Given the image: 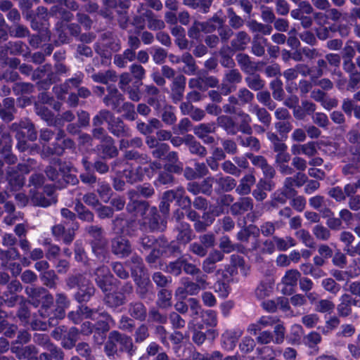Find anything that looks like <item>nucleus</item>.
Masks as SVG:
<instances>
[{
	"instance_id": "nucleus-26",
	"label": "nucleus",
	"mask_w": 360,
	"mask_h": 360,
	"mask_svg": "<svg viewBox=\"0 0 360 360\" xmlns=\"http://www.w3.org/2000/svg\"><path fill=\"white\" fill-rule=\"evenodd\" d=\"M167 242L168 239L165 235H160L158 238H156L155 247L146 257V261L149 266L155 265L159 258L162 256Z\"/></svg>"
},
{
	"instance_id": "nucleus-40",
	"label": "nucleus",
	"mask_w": 360,
	"mask_h": 360,
	"mask_svg": "<svg viewBox=\"0 0 360 360\" xmlns=\"http://www.w3.org/2000/svg\"><path fill=\"white\" fill-rule=\"evenodd\" d=\"M129 314L135 320L144 321L147 317V309L141 302H132L129 304Z\"/></svg>"
},
{
	"instance_id": "nucleus-52",
	"label": "nucleus",
	"mask_w": 360,
	"mask_h": 360,
	"mask_svg": "<svg viewBox=\"0 0 360 360\" xmlns=\"http://www.w3.org/2000/svg\"><path fill=\"white\" fill-rule=\"evenodd\" d=\"M202 26V32L205 33H211L224 23L223 18L218 17L217 14H214L212 18L208 19L205 22H201Z\"/></svg>"
},
{
	"instance_id": "nucleus-5",
	"label": "nucleus",
	"mask_w": 360,
	"mask_h": 360,
	"mask_svg": "<svg viewBox=\"0 0 360 360\" xmlns=\"http://www.w3.org/2000/svg\"><path fill=\"white\" fill-rule=\"evenodd\" d=\"M11 130L15 134L18 141L16 147L20 151H25L29 148L28 141H34L37 139V132L34 124L30 121H20L13 122L11 126Z\"/></svg>"
},
{
	"instance_id": "nucleus-42",
	"label": "nucleus",
	"mask_w": 360,
	"mask_h": 360,
	"mask_svg": "<svg viewBox=\"0 0 360 360\" xmlns=\"http://www.w3.org/2000/svg\"><path fill=\"white\" fill-rule=\"evenodd\" d=\"M30 301L22 300L18 304V309L16 313V316L19 321L25 325L30 324L33 320L31 319L30 312Z\"/></svg>"
},
{
	"instance_id": "nucleus-61",
	"label": "nucleus",
	"mask_w": 360,
	"mask_h": 360,
	"mask_svg": "<svg viewBox=\"0 0 360 360\" xmlns=\"http://www.w3.org/2000/svg\"><path fill=\"white\" fill-rule=\"evenodd\" d=\"M11 37L15 38H23L28 36L30 31L25 25L19 22L13 25H6Z\"/></svg>"
},
{
	"instance_id": "nucleus-28",
	"label": "nucleus",
	"mask_w": 360,
	"mask_h": 360,
	"mask_svg": "<svg viewBox=\"0 0 360 360\" xmlns=\"http://www.w3.org/2000/svg\"><path fill=\"white\" fill-rule=\"evenodd\" d=\"M254 207L253 200L250 197H242L233 203L230 207L231 214L233 217H240L245 212L252 211Z\"/></svg>"
},
{
	"instance_id": "nucleus-48",
	"label": "nucleus",
	"mask_w": 360,
	"mask_h": 360,
	"mask_svg": "<svg viewBox=\"0 0 360 360\" xmlns=\"http://www.w3.org/2000/svg\"><path fill=\"white\" fill-rule=\"evenodd\" d=\"M148 164L139 165L141 166V173L142 174V179L144 180V177L148 179H152L155 174H157L158 169H162V164L160 161H150Z\"/></svg>"
},
{
	"instance_id": "nucleus-62",
	"label": "nucleus",
	"mask_w": 360,
	"mask_h": 360,
	"mask_svg": "<svg viewBox=\"0 0 360 360\" xmlns=\"http://www.w3.org/2000/svg\"><path fill=\"white\" fill-rule=\"evenodd\" d=\"M216 129L215 123H200L198 126L193 128V133L200 139L204 137L208 134L214 133Z\"/></svg>"
},
{
	"instance_id": "nucleus-59",
	"label": "nucleus",
	"mask_w": 360,
	"mask_h": 360,
	"mask_svg": "<svg viewBox=\"0 0 360 360\" xmlns=\"http://www.w3.org/2000/svg\"><path fill=\"white\" fill-rule=\"evenodd\" d=\"M101 200L104 203H108L112 198L113 193L112 187L106 182H99L96 188Z\"/></svg>"
},
{
	"instance_id": "nucleus-20",
	"label": "nucleus",
	"mask_w": 360,
	"mask_h": 360,
	"mask_svg": "<svg viewBox=\"0 0 360 360\" xmlns=\"http://www.w3.org/2000/svg\"><path fill=\"white\" fill-rule=\"evenodd\" d=\"M174 231L176 233L175 240L179 246L188 245L195 237L191 226L186 222L178 223L174 226Z\"/></svg>"
},
{
	"instance_id": "nucleus-47",
	"label": "nucleus",
	"mask_w": 360,
	"mask_h": 360,
	"mask_svg": "<svg viewBox=\"0 0 360 360\" xmlns=\"http://www.w3.org/2000/svg\"><path fill=\"white\" fill-rule=\"evenodd\" d=\"M218 124L220 127L223 128L228 134L236 135L238 131V127L237 124L230 116H219Z\"/></svg>"
},
{
	"instance_id": "nucleus-54",
	"label": "nucleus",
	"mask_w": 360,
	"mask_h": 360,
	"mask_svg": "<svg viewBox=\"0 0 360 360\" xmlns=\"http://www.w3.org/2000/svg\"><path fill=\"white\" fill-rule=\"evenodd\" d=\"M75 210L77 217L82 221H93L94 214L86 207L82 201L77 200L75 203Z\"/></svg>"
},
{
	"instance_id": "nucleus-43",
	"label": "nucleus",
	"mask_w": 360,
	"mask_h": 360,
	"mask_svg": "<svg viewBox=\"0 0 360 360\" xmlns=\"http://www.w3.org/2000/svg\"><path fill=\"white\" fill-rule=\"evenodd\" d=\"M186 145L190 153L193 155H196L200 157H205L207 150L200 142L197 141L193 135H186Z\"/></svg>"
},
{
	"instance_id": "nucleus-8",
	"label": "nucleus",
	"mask_w": 360,
	"mask_h": 360,
	"mask_svg": "<svg viewBox=\"0 0 360 360\" xmlns=\"http://www.w3.org/2000/svg\"><path fill=\"white\" fill-rule=\"evenodd\" d=\"M183 172V162L177 161L174 163L162 164V169L158 170V176L154 181L156 186L172 185L175 182L174 174L181 175Z\"/></svg>"
},
{
	"instance_id": "nucleus-29",
	"label": "nucleus",
	"mask_w": 360,
	"mask_h": 360,
	"mask_svg": "<svg viewBox=\"0 0 360 360\" xmlns=\"http://www.w3.org/2000/svg\"><path fill=\"white\" fill-rule=\"evenodd\" d=\"M8 315L5 311L1 309V298L0 297V334H4L6 338L15 336L18 329L16 324L10 323L8 320Z\"/></svg>"
},
{
	"instance_id": "nucleus-15",
	"label": "nucleus",
	"mask_w": 360,
	"mask_h": 360,
	"mask_svg": "<svg viewBox=\"0 0 360 360\" xmlns=\"http://www.w3.org/2000/svg\"><path fill=\"white\" fill-rule=\"evenodd\" d=\"M108 129L110 134L117 138H129L131 136V129L120 117L112 113Z\"/></svg>"
},
{
	"instance_id": "nucleus-16",
	"label": "nucleus",
	"mask_w": 360,
	"mask_h": 360,
	"mask_svg": "<svg viewBox=\"0 0 360 360\" xmlns=\"http://www.w3.org/2000/svg\"><path fill=\"white\" fill-rule=\"evenodd\" d=\"M131 242L124 236H116L111 240V251L118 258L124 259L131 254Z\"/></svg>"
},
{
	"instance_id": "nucleus-19",
	"label": "nucleus",
	"mask_w": 360,
	"mask_h": 360,
	"mask_svg": "<svg viewBox=\"0 0 360 360\" xmlns=\"http://www.w3.org/2000/svg\"><path fill=\"white\" fill-rule=\"evenodd\" d=\"M11 349L18 359L39 360V350L34 345H12Z\"/></svg>"
},
{
	"instance_id": "nucleus-33",
	"label": "nucleus",
	"mask_w": 360,
	"mask_h": 360,
	"mask_svg": "<svg viewBox=\"0 0 360 360\" xmlns=\"http://www.w3.org/2000/svg\"><path fill=\"white\" fill-rule=\"evenodd\" d=\"M38 339H41V342L39 344L44 345L46 350L49 352L52 360H63L64 359V352L61 348L58 347L57 345L51 342L50 338L46 335H40Z\"/></svg>"
},
{
	"instance_id": "nucleus-24",
	"label": "nucleus",
	"mask_w": 360,
	"mask_h": 360,
	"mask_svg": "<svg viewBox=\"0 0 360 360\" xmlns=\"http://www.w3.org/2000/svg\"><path fill=\"white\" fill-rule=\"evenodd\" d=\"M300 276L301 274L297 269L286 271L285 274L282 278L283 287L281 292L283 295H290L293 294Z\"/></svg>"
},
{
	"instance_id": "nucleus-25",
	"label": "nucleus",
	"mask_w": 360,
	"mask_h": 360,
	"mask_svg": "<svg viewBox=\"0 0 360 360\" xmlns=\"http://www.w3.org/2000/svg\"><path fill=\"white\" fill-rule=\"evenodd\" d=\"M115 285L112 286V290L107 291L104 295V302L108 307L112 310H116L122 305L126 303V295H123L122 292H120L118 289H115Z\"/></svg>"
},
{
	"instance_id": "nucleus-27",
	"label": "nucleus",
	"mask_w": 360,
	"mask_h": 360,
	"mask_svg": "<svg viewBox=\"0 0 360 360\" xmlns=\"http://www.w3.org/2000/svg\"><path fill=\"white\" fill-rule=\"evenodd\" d=\"M340 303L337 306L338 314L340 316L347 317L352 314V305L360 307V302L353 300V296L349 294H343L340 298Z\"/></svg>"
},
{
	"instance_id": "nucleus-50",
	"label": "nucleus",
	"mask_w": 360,
	"mask_h": 360,
	"mask_svg": "<svg viewBox=\"0 0 360 360\" xmlns=\"http://www.w3.org/2000/svg\"><path fill=\"white\" fill-rule=\"evenodd\" d=\"M200 317L201 318L202 324L200 326L202 328L203 324L206 327L214 328L216 327L218 323L217 314L216 311L212 309L202 310L200 311Z\"/></svg>"
},
{
	"instance_id": "nucleus-53",
	"label": "nucleus",
	"mask_w": 360,
	"mask_h": 360,
	"mask_svg": "<svg viewBox=\"0 0 360 360\" xmlns=\"http://www.w3.org/2000/svg\"><path fill=\"white\" fill-rule=\"evenodd\" d=\"M172 297V293L171 290L166 288H162L158 293V298L156 301L157 306L162 309H166L171 307Z\"/></svg>"
},
{
	"instance_id": "nucleus-60",
	"label": "nucleus",
	"mask_w": 360,
	"mask_h": 360,
	"mask_svg": "<svg viewBox=\"0 0 360 360\" xmlns=\"http://www.w3.org/2000/svg\"><path fill=\"white\" fill-rule=\"evenodd\" d=\"M213 0H185L184 4L200 12L207 13L210 11Z\"/></svg>"
},
{
	"instance_id": "nucleus-23",
	"label": "nucleus",
	"mask_w": 360,
	"mask_h": 360,
	"mask_svg": "<svg viewBox=\"0 0 360 360\" xmlns=\"http://www.w3.org/2000/svg\"><path fill=\"white\" fill-rule=\"evenodd\" d=\"M124 101V96L120 93L115 86L108 88V94L105 96L103 99L106 106L120 113Z\"/></svg>"
},
{
	"instance_id": "nucleus-44",
	"label": "nucleus",
	"mask_w": 360,
	"mask_h": 360,
	"mask_svg": "<svg viewBox=\"0 0 360 360\" xmlns=\"http://www.w3.org/2000/svg\"><path fill=\"white\" fill-rule=\"evenodd\" d=\"M238 335L236 331L226 330L221 338V344L222 348L227 351H231L235 349L237 345Z\"/></svg>"
},
{
	"instance_id": "nucleus-39",
	"label": "nucleus",
	"mask_w": 360,
	"mask_h": 360,
	"mask_svg": "<svg viewBox=\"0 0 360 360\" xmlns=\"http://www.w3.org/2000/svg\"><path fill=\"white\" fill-rule=\"evenodd\" d=\"M131 276L134 282L144 278V263L141 257L134 255L131 258Z\"/></svg>"
},
{
	"instance_id": "nucleus-58",
	"label": "nucleus",
	"mask_w": 360,
	"mask_h": 360,
	"mask_svg": "<svg viewBox=\"0 0 360 360\" xmlns=\"http://www.w3.org/2000/svg\"><path fill=\"white\" fill-rule=\"evenodd\" d=\"M48 290L44 288H32L30 292V304L39 307Z\"/></svg>"
},
{
	"instance_id": "nucleus-9",
	"label": "nucleus",
	"mask_w": 360,
	"mask_h": 360,
	"mask_svg": "<svg viewBox=\"0 0 360 360\" xmlns=\"http://www.w3.org/2000/svg\"><path fill=\"white\" fill-rule=\"evenodd\" d=\"M79 335V329L75 327L68 328L65 325L56 327L51 332V336L56 341H61L63 348L71 349L74 348Z\"/></svg>"
},
{
	"instance_id": "nucleus-49",
	"label": "nucleus",
	"mask_w": 360,
	"mask_h": 360,
	"mask_svg": "<svg viewBox=\"0 0 360 360\" xmlns=\"http://www.w3.org/2000/svg\"><path fill=\"white\" fill-rule=\"evenodd\" d=\"M11 55H22L24 58H27L30 55V51L27 45L22 41H9L8 43Z\"/></svg>"
},
{
	"instance_id": "nucleus-17",
	"label": "nucleus",
	"mask_w": 360,
	"mask_h": 360,
	"mask_svg": "<svg viewBox=\"0 0 360 360\" xmlns=\"http://www.w3.org/2000/svg\"><path fill=\"white\" fill-rule=\"evenodd\" d=\"M168 143H160L155 150L150 151L154 158L162 160L164 163H175L179 160L177 152L170 151Z\"/></svg>"
},
{
	"instance_id": "nucleus-3",
	"label": "nucleus",
	"mask_w": 360,
	"mask_h": 360,
	"mask_svg": "<svg viewBox=\"0 0 360 360\" xmlns=\"http://www.w3.org/2000/svg\"><path fill=\"white\" fill-rule=\"evenodd\" d=\"M66 284L70 289L77 288L74 298L81 307H86L83 304L90 301L95 293L94 283L82 274H75L68 277Z\"/></svg>"
},
{
	"instance_id": "nucleus-64",
	"label": "nucleus",
	"mask_w": 360,
	"mask_h": 360,
	"mask_svg": "<svg viewBox=\"0 0 360 360\" xmlns=\"http://www.w3.org/2000/svg\"><path fill=\"white\" fill-rule=\"evenodd\" d=\"M270 88L272 90V95L275 100H283L285 92L283 89V82L280 79L276 78L272 80L270 82Z\"/></svg>"
},
{
	"instance_id": "nucleus-46",
	"label": "nucleus",
	"mask_w": 360,
	"mask_h": 360,
	"mask_svg": "<svg viewBox=\"0 0 360 360\" xmlns=\"http://www.w3.org/2000/svg\"><path fill=\"white\" fill-rule=\"evenodd\" d=\"M255 183V177L252 173L245 175L240 180L239 184L236 187V191L240 195L249 194L251 191V186Z\"/></svg>"
},
{
	"instance_id": "nucleus-30",
	"label": "nucleus",
	"mask_w": 360,
	"mask_h": 360,
	"mask_svg": "<svg viewBox=\"0 0 360 360\" xmlns=\"http://www.w3.org/2000/svg\"><path fill=\"white\" fill-rule=\"evenodd\" d=\"M236 61L242 70L248 74H254L259 69V65H265L264 62L255 63V62L250 60L248 54L243 53L236 54Z\"/></svg>"
},
{
	"instance_id": "nucleus-31",
	"label": "nucleus",
	"mask_w": 360,
	"mask_h": 360,
	"mask_svg": "<svg viewBox=\"0 0 360 360\" xmlns=\"http://www.w3.org/2000/svg\"><path fill=\"white\" fill-rule=\"evenodd\" d=\"M70 301L69 297L64 293L56 294V302L55 304V313L53 314L56 319L57 324L59 320H63L65 316V310L69 308Z\"/></svg>"
},
{
	"instance_id": "nucleus-34",
	"label": "nucleus",
	"mask_w": 360,
	"mask_h": 360,
	"mask_svg": "<svg viewBox=\"0 0 360 360\" xmlns=\"http://www.w3.org/2000/svg\"><path fill=\"white\" fill-rule=\"evenodd\" d=\"M141 166H133L131 164H127L125 168L122 171V176L125 178L127 183L134 184L143 181L141 173Z\"/></svg>"
},
{
	"instance_id": "nucleus-6",
	"label": "nucleus",
	"mask_w": 360,
	"mask_h": 360,
	"mask_svg": "<svg viewBox=\"0 0 360 360\" xmlns=\"http://www.w3.org/2000/svg\"><path fill=\"white\" fill-rule=\"evenodd\" d=\"M32 167L27 163H18L10 167L6 172L7 189L11 191H18L25 184V175L31 172Z\"/></svg>"
},
{
	"instance_id": "nucleus-36",
	"label": "nucleus",
	"mask_w": 360,
	"mask_h": 360,
	"mask_svg": "<svg viewBox=\"0 0 360 360\" xmlns=\"http://www.w3.org/2000/svg\"><path fill=\"white\" fill-rule=\"evenodd\" d=\"M62 178L60 181L59 189H63L68 185H76L79 183V179L75 174L71 173L72 166L64 162L60 168Z\"/></svg>"
},
{
	"instance_id": "nucleus-56",
	"label": "nucleus",
	"mask_w": 360,
	"mask_h": 360,
	"mask_svg": "<svg viewBox=\"0 0 360 360\" xmlns=\"http://www.w3.org/2000/svg\"><path fill=\"white\" fill-rule=\"evenodd\" d=\"M267 139L271 143V148L277 154L281 151H286L288 150V145L284 143L285 141H281V136L272 132L267 133Z\"/></svg>"
},
{
	"instance_id": "nucleus-41",
	"label": "nucleus",
	"mask_w": 360,
	"mask_h": 360,
	"mask_svg": "<svg viewBox=\"0 0 360 360\" xmlns=\"http://www.w3.org/2000/svg\"><path fill=\"white\" fill-rule=\"evenodd\" d=\"M55 72L52 71V68L51 69V72H49L48 82H42L44 88H50L52 84L56 83L60 80L59 76L63 74H65L68 72V68L64 64L61 63V62H56L55 65Z\"/></svg>"
},
{
	"instance_id": "nucleus-38",
	"label": "nucleus",
	"mask_w": 360,
	"mask_h": 360,
	"mask_svg": "<svg viewBox=\"0 0 360 360\" xmlns=\"http://www.w3.org/2000/svg\"><path fill=\"white\" fill-rule=\"evenodd\" d=\"M250 41V37L245 31H240L236 34L235 37L231 41V49L232 51H243L245 50Z\"/></svg>"
},
{
	"instance_id": "nucleus-45",
	"label": "nucleus",
	"mask_w": 360,
	"mask_h": 360,
	"mask_svg": "<svg viewBox=\"0 0 360 360\" xmlns=\"http://www.w3.org/2000/svg\"><path fill=\"white\" fill-rule=\"evenodd\" d=\"M35 109L38 115H39L44 120L47 122L49 126H57V122H60V120H58L55 117L54 113L44 104H36Z\"/></svg>"
},
{
	"instance_id": "nucleus-13",
	"label": "nucleus",
	"mask_w": 360,
	"mask_h": 360,
	"mask_svg": "<svg viewBox=\"0 0 360 360\" xmlns=\"http://www.w3.org/2000/svg\"><path fill=\"white\" fill-rule=\"evenodd\" d=\"M94 150L96 155L102 160L112 159L119 155V150L110 136H105Z\"/></svg>"
},
{
	"instance_id": "nucleus-21",
	"label": "nucleus",
	"mask_w": 360,
	"mask_h": 360,
	"mask_svg": "<svg viewBox=\"0 0 360 360\" xmlns=\"http://www.w3.org/2000/svg\"><path fill=\"white\" fill-rule=\"evenodd\" d=\"M214 193L217 194L231 192L237 186L236 179L230 176H224L221 173L214 176Z\"/></svg>"
},
{
	"instance_id": "nucleus-51",
	"label": "nucleus",
	"mask_w": 360,
	"mask_h": 360,
	"mask_svg": "<svg viewBox=\"0 0 360 360\" xmlns=\"http://www.w3.org/2000/svg\"><path fill=\"white\" fill-rule=\"evenodd\" d=\"M328 71L327 62L323 58L318 59L317 65L309 67L307 73L311 76L312 80L319 78L324 72Z\"/></svg>"
},
{
	"instance_id": "nucleus-4",
	"label": "nucleus",
	"mask_w": 360,
	"mask_h": 360,
	"mask_svg": "<svg viewBox=\"0 0 360 360\" xmlns=\"http://www.w3.org/2000/svg\"><path fill=\"white\" fill-rule=\"evenodd\" d=\"M38 311L44 321H32L31 323V328L32 330H46L47 324L49 327H56L57 326L56 319L53 316L55 313L54 297L50 294L49 290L46 291V296L44 297Z\"/></svg>"
},
{
	"instance_id": "nucleus-37",
	"label": "nucleus",
	"mask_w": 360,
	"mask_h": 360,
	"mask_svg": "<svg viewBox=\"0 0 360 360\" xmlns=\"http://www.w3.org/2000/svg\"><path fill=\"white\" fill-rule=\"evenodd\" d=\"M246 224L245 218L243 219L242 222H240V221H238V224L240 226H243V228L238 232L237 238L242 242L248 241L251 235L254 236L255 238H257L259 234V229L257 226L251 224L245 226Z\"/></svg>"
},
{
	"instance_id": "nucleus-32",
	"label": "nucleus",
	"mask_w": 360,
	"mask_h": 360,
	"mask_svg": "<svg viewBox=\"0 0 360 360\" xmlns=\"http://www.w3.org/2000/svg\"><path fill=\"white\" fill-rule=\"evenodd\" d=\"M64 162H62L61 159L57 158L51 165L46 167L44 172L49 180L53 181L54 182H57L58 187L60 186V181H61V178L63 176V172H61V167L63 166Z\"/></svg>"
},
{
	"instance_id": "nucleus-18",
	"label": "nucleus",
	"mask_w": 360,
	"mask_h": 360,
	"mask_svg": "<svg viewBox=\"0 0 360 360\" xmlns=\"http://www.w3.org/2000/svg\"><path fill=\"white\" fill-rule=\"evenodd\" d=\"M13 140L9 134H3L0 138V156L6 163L13 165L16 163L18 158L12 152Z\"/></svg>"
},
{
	"instance_id": "nucleus-63",
	"label": "nucleus",
	"mask_w": 360,
	"mask_h": 360,
	"mask_svg": "<svg viewBox=\"0 0 360 360\" xmlns=\"http://www.w3.org/2000/svg\"><path fill=\"white\" fill-rule=\"evenodd\" d=\"M135 283L136 285V294L141 299L146 298L150 288L152 287V283L149 278H148V277H144L143 279L136 281Z\"/></svg>"
},
{
	"instance_id": "nucleus-57",
	"label": "nucleus",
	"mask_w": 360,
	"mask_h": 360,
	"mask_svg": "<svg viewBox=\"0 0 360 360\" xmlns=\"http://www.w3.org/2000/svg\"><path fill=\"white\" fill-rule=\"evenodd\" d=\"M192 205L191 199L186 195V191L182 187L176 189V206L181 207V210L188 211Z\"/></svg>"
},
{
	"instance_id": "nucleus-22",
	"label": "nucleus",
	"mask_w": 360,
	"mask_h": 360,
	"mask_svg": "<svg viewBox=\"0 0 360 360\" xmlns=\"http://www.w3.org/2000/svg\"><path fill=\"white\" fill-rule=\"evenodd\" d=\"M44 152L47 155H63L65 149H72L75 148V143L70 138H67L65 141L59 142L55 140L53 142L48 145L46 147L44 145Z\"/></svg>"
},
{
	"instance_id": "nucleus-12",
	"label": "nucleus",
	"mask_w": 360,
	"mask_h": 360,
	"mask_svg": "<svg viewBox=\"0 0 360 360\" xmlns=\"http://www.w3.org/2000/svg\"><path fill=\"white\" fill-rule=\"evenodd\" d=\"M26 20L30 22L33 30H37L39 32H49V14L46 7L38 6L36 11L31 12L30 18H27Z\"/></svg>"
},
{
	"instance_id": "nucleus-14",
	"label": "nucleus",
	"mask_w": 360,
	"mask_h": 360,
	"mask_svg": "<svg viewBox=\"0 0 360 360\" xmlns=\"http://www.w3.org/2000/svg\"><path fill=\"white\" fill-rule=\"evenodd\" d=\"M134 195H136V192H129V200L126 205V210L133 217H142L143 221L150 204L147 200L134 198Z\"/></svg>"
},
{
	"instance_id": "nucleus-1",
	"label": "nucleus",
	"mask_w": 360,
	"mask_h": 360,
	"mask_svg": "<svg viewBox=\"0 0 360 360\" xmlns=\"http://www.w3.org/2000/svg\"><path fill=\"white\" fill-rule=\"evenodd\" d=\"M79 309L85 318L95 321L91 326L94 343L97 345L104 343L111 326L115 324L113 317L103 308L91 309L89 307H81Z\"/></svg>"
},
{
	"instance_id": "nucleus-7",
	"label": "nucleus",
	"mask_w": 360,
	"mask_h": 360,
	"mask_svg": "<svg viewBox=\"0 0 360 360\" xmlns=\"http://www.w3.org/2000/svg\"><path fill=\"white\" fill-rule=\"evenodd\" d=\"M87 233L92 238L90 245L94 254L97 259L105 260L106 259L107 240L103 235L102 227L98 226H89L87 227Z\"/></svg>"
},
{
	"instance_id": "nucleus-11",
	"label": "nucleus",
	"mask_w": 360,
	"mask_h": 360,
	"mask_svg": "<svg viewBox=\"0 0 360 360\" xmlns=\"http://www.w3.org/2000/svg\"><path fill=\"white\" fill-rule=\"evenodd\" d=\"M94 274L97 286L101 288L104 294L107 291L112 290L113 285H116L117 283H120L119 281L115 279L110 269L105 265L96 268Z\"/></svg>"
},
{
	"instance_id": "nucleus-35",
	"label": "nucleus",
	"mask_w": 360,
	"mask_h": 360,
	"mask_svg": "<svg viewBox=\"0 0 360 360\" xmlns=\"http://www.w3.org/2000/svg\"><path fill=\"white\" fill-rule=\"evenodd\" d=\"M51 69V65L45 64L33 70V72L32 73V80H38L37 84L39 89L47 90L49 89L42 87L44 86L42 82H48Z\"/></svg>"
},
{
	"instance_id": "nucleus-2",
	"label": "nucleus",
	"mask_w": 360,
	"mask_h": 360,
	"mask_svg": "<svg viewBox=\"0 0 360 360\" xmlns=\"http://www.w3.org/2000/svg\"><path fill=\"white\" fill-rule=\"evenodd\" d=\"M136 345H134L131 336L113 330L110 332L104 345L105 356L110 359L120 358L126 354L129 358L136 355Z\"/></svg>"
},
{
	"instance_id": "nucleus-55",
	"label": "nucleus",
	"mask_w": 360,
	"mask_h": 360,
	"mask_svg": "<svg viewBox=\"0 0 360 360\" xmlns=\"http://www.w3.org/2000/svg\"><path fill=\"white\" fill-rule=\"evenodd\" d=\"M231 282V279H226L223 276L222 279L219 280L214 283V290L219 297L224 298L229 296L231 291V288L230 286Z\"/></svg>"
},
{
	"instance_id": "nucleus-10",
	"label": "nucleus",
	"mask_w": 360,
	"mask_h": 360,
	"mask_svg": "<svg viewBox=\"0 0 360 360\" xmlns=\"http://www.w3.org/2000/svg\"><path fill=\"white\" fill-rule=\"evenodd\" d=\"M143 225H147L152 232H163L167 226V219L163 214H160L156 206H149L146 214L143 217Z\"/></svg>"
}]
</instances>
